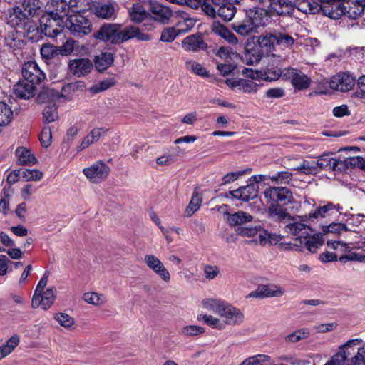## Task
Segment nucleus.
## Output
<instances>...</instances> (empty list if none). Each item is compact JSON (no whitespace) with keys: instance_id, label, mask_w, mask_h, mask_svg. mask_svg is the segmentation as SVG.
<instances>
[{"instance_id":"f257e3e1","label":"nucleus","mask_w":365,"mask_h":365,"mask_svg":"<svg viewBox=\"0 0 365 365\" xmlns=\"http://www.w3.org/2000/svg\"><path fill=\"white\" fill-rule=\"evenodd\" d=\"M361 339L349 340L324 365H365V349Z\"/></svg>"},{"instance_id":"f03ea898","label":"nucleus","mask_w":365,"mask_h":365,"mask_svg":"<svg viewBox=\"0 0 365 365\" xmlns=\"http://www.w3.org/2000/svg\"><path fill=\"white\" fill-rule=\"evenodd\" d=\"M39 22L41 32L49 38L56 37L63 31L65 24L61 17H56L47 12L41 17Z\"/></svg>"},{"instance_id":"7ed1b4c3","label":"nucleus","mask_w":365,"mask_h":365,"mask_svg":"<svg viewBox=\"0 0 365 365\" xmlns=\"http://www.w3.org/2000/svg\"><path fill=\"white\" fill-rule=\"evenodd\" d=\"M65 26L76 37H82L91 31L90 21L81 14H76L68 17L65 22Z\"/></svg>"},{"instance_id":"20e7f679","label":"nucleus","mask_w":365,"mask_h":365,"mask_svg":"<svg viewBox=\"0 0 365 365\" xmlns=\"http://www.w3.org/2000/svg\"><path fill=\"white\" fill-rule=\"evenodd\" d=\"M309 219H310L309 215L297 216L294 219L293 222L285 226V231L289 234L297 236L296 240H299L300 242L305 237L313 233L312 229L306 225Z\"/></svg>"},{"instance_id":"39448f33","label":"nucleus","mask_w":365,"mask_h":365,"mask_svg":"<svg viewBox=\"0 0 365 365\" xmlns=\"http://www.w3.org/2000/svg\"><path fill=\"white\" fill-rule=\"evenodd\" d=\"M109 166L102 160H98L89 167L83 168V173L93 183H100L106 180L110 173Z\"/></svg>"},{"instance_id":"423d86ee","label":"nucleus","mask_w":365,"mask_h":365,"mask_svg":"<svg viewBox=\"0 0 365 365\" xmlns=\"http://www.w3.org/2000/svg\"><path fill=\"white\" fill-rule=\"evenodd\" d=\"M264 195L269 202L279 204L282 202L284 205L291 202L293 198L291 190L284 187H268L264 190Z\"/></svg>"},{"instance_id":"0eeeda50","label":"nucleus","mask_w":365,"mask_h":365,"mask_svg":"<svg viewBox=\"0 0 365 365\" xmlns=\"http://www.w3.org/2000/svg\"><path fill=\"white\" fill-rule=\"evenodd\" d=\"M285 69L282 70L279 68H269L265 71H257L252 68H245L242 70V74L251 79H264L266 81H275L279 77L284 78Z\"/></svg>"},{"instance_id":"6e6552de","label":"nucleus","mask_w":365,"mask_h":365,"mask_svg":"<svg viewBox=\"0 0 365 365\" xmlns=\"http://www.w3.org/2000/svg\"><path fill=\"white\" fill-rule=\"evenodd\" d=\"M120 25L115 24H104L94 34L95 37L104 42L119 44Z\"/></svg>"},{"instance_id":"1a4fd4ad","label":"nucleus","mask_w":365,"mask_h":365,"mask_svg":"<svg viewBox=\"0 0 365 365\" xmlns=\"http://www.w3.org/2000/svg\"><path fill=\"white\" fill-rule=\"evenodd\" d=\"M212 2L217 9L218 16L225 21H230L237 11L235 4H239L240 0H212Z\"/></svg>"},{"instance_id":"9d476101","label":"nucleus","mask_w":365,"mask_h":365,"mask_svg":"<svg viewBox=\"0 0 365 365\" xmlns=\"http://www.w3.org/2000/svg\"><path fill=\"white\" fill-rule=\"evenodd\" d=\"M21 73L24 81L30 82L34 86L41 83L46 78L45 73L35 61L25 63Z\"/></svg>"},{"instance_id":"9b49d317","label":"nucleus","mask_w":365,"mask_h":365,"mask_svg":"<svg viewBox=\"0 0 365 365\" xmlns=\"http://www.w3.org/2000/svg\"><path fill=\"white\" fill-rule=\"evenodd\" d=\"M355 84V78L346 73H339L330 79L329 87L340 92L350 91Z\"/></svg>"},{"instance_id":"f8f14e48","label":"nucleus","mask_w":365,"mask_h":365,"mask_svg":"<svg viewBox=\"0 0 365 365\" xmlns=\"http://www.w3.org/2000/svg\"><path fill=\"white\" fill-rule=\"evenodd\" d=\"M93 64L88 58H75L69 61V72L77 77H82L91 73Z\"/></svg>"},{"instance_id":"ddd939ff","label":"nucleus","mask_w":365,"mask_h":365,"mask_svg":"<svg viewBox=\"0 0 365 365\" xmlns=\"http://www.w3.org/2000/svg\"><path fill=\"white\" fill-rule=\"evenodd\" d=\"M284 78L290 80L292 86L298 90L307 88L310 85V79L305 74L292 68L285 69Z\"/></svg>"},{"instance_id":"4468645a","label":"nucleus","mask_w":365,"mask_h":365,"mask_svg":"<svg viewBox=\"0 0 365 365\" xmlns=\"http://www.w3.org/2000/svg\"><path fill=\"white\" fill-rule=\"evenodd\" d=\"M55 292L56 289L50 287L41 293L34 294L31 301L32 307L37 308L41 306L44 310L48 309L56 299Z\"/></svg>"},{"instance_id":"2eb2a0df","label":"nucleus","mask_w":365,"mask_h":365,"mask_svg":"<svg viewBox=\"0 0 365 365\" xmlns=\"http://www.w3.org/2000/svg\"><path fill=\"white\" fill-rule=\"evenodd\" d=\"M344 0H322V13L332 19L343 16Z\"/></svg>"},{"instance_id":"dca6fc26","label":"nucleus","mask_w":365,"mask_h":365,"mask_svg":"<svg viewBox=\"0 0 365 365\" xmlns=\"http://www.w3.org/2000/svg\"><path fill=\"white\" fill-rule=\"evenodd\" d=\"M284 294V290L275 284L259 285L253 292H250L247 297L266 298V297H279Z\"/></svg>"},{"instance_id":"f3484780","label":"nucleus","mask_w":365,"mask_h":365,"mask_svg":"<svg viewBox=\"0 0 365 365\" xmlns=\"http://www.w3.org/2000/svg\"><path fill=\"white\" fill-rule=\"evenodd\" d=\"M145 262L148 267L158 275L165 282H169L170 274L165 267L163 262L153 255H147L145 256Z\"/></svg>"},{"instance_id":"a211bd4d","label":"nucleus","mask_w":365,"mask_h":365,"mask_svg":"<svg viewBox=\"0 0 365 365\" xmlns=\"http://www.w3.org/2000/svg\"><path fill=\"white\" fill-rule=\"evenodd\" d=\"M269 1L268 12L269 18L272 16H289L293 12V5L291 1L287 0Z\"/></svg>"},{"instance_id":"6ab92c4d","label":"nucleus","mask_w":365,"mask_h":365,"mask_svg":"<svg viewBox=\"0 0 365 365\" xmlns=\"http://www.w3.org/2000/svg\"><path fill=\"white\" fill-rule=\"evenodd\" d=\"M268 12L264 9L254 7L246 11V18L257 29L259 26H264L269 21Z\"/></svg>"},{"instance_id":"aec40b11","label":"nucleus","mask_w":365,"mask_h":365,"mask_svg":"<svg viewBox=\"0 0 365 365\" xmlns=\"http://www.w3.org/2000/svg\"><path fill=\"white\" fill-rule=\"evenodd\" d=\"M119 35V44L134 38L138 41H149L150 39L148 34L142 32L138 27L135 26H128L123 30L120 29Z\"/></svg>"},{"instance_id":"412c9836","label":"nucleus","mask_w":365,"mask_h":365,"mask_svg":"<svg viewBox=\"0 0 365 365\" xmlns=\"http://www.w3.org/2000/svg\"><path fill=\"white\" fill-rule=\"evenodd\" d=\"M220 316L225 319V322L235 325L240 324L244 318L243 314L237 308L225 302Z\"/></svg>"},{"instance_id":"4be33fe9","label":"nucleus","mask_w":365,"mask_h":365,"mask_svg":"<svg viewBox=\"0 0 365 365\" xmlns=\"http://www.w3.org/2000/svg\"><path fill=\"white\" fill-rule=\"evenodd\" d=\"M230 194L235 199L247 202L257 196L258 187L255 184H249L230 191Z\"/></svg>"},{"instance_id":"5701e85b","label":"nucleus","mask_w":365,"mask_h":365,"mask_svg":"<svg viewBox=\"0 0 365 365\" xmlns=\"http://www.w3.org/2000/svg\"><path fill=\"white\" fill-rule=\"evenodd\" d=\"M269 218L276 222H287L292 219L285 205L279 203H272L267 209Z\"/></svg>"},{"instance_id":"b1692460","label":"nucleus","mask_w":365,"mask_h":365,"mask_svg":"<svg viewBox=\"0 0 365 365\" xmlns=\"http://www.w3.org/2000/svg\"><path fill=\"white\" fill-rule=\"evenodd\" d=\"M182 46L186 51L197 52L204 50L207 48V44L204 41L201 35H190L187 36L182 41Z\"/></svg>"},{"instance_id":"393cba45","label":"nucleus","mask_w":365,"mask_h":365,"mask_svg":"<svg viewBox=\"0 0 365 365\" xmlns=\"http://www.w3.org/2000/svg\"><path fill=\"white\" fill-rule=\"evenodd\" d=\"M342 207L339 204L328 202L325 205L320 206L316 209L314 212H310L308 215L309 218H323L340 213Z\"/></svg>"},{"instance_id":"a878e982","label":"nucleus","mask_w":365,"mask_h":365,"mask_svg":"<svg viewBox=\"0 0 365 365\" xmlns=\"http://www.w3.org/2000/svg\"><path fill=\"white\" fill-rule=\"evenodd\" d=\"M14 93L21 99H29L32 98L36 92V87L30 82L24 80L19 81L14 86Z\"/></svg>"},{"instance_id":"bb28decb","label":"nucleus","mask_w":365,"mask_h":365,"mask_svg":"<svg viewBox=\"0 0 365 365\" xmlns=\"http://www.w3.org/2000/svg\"><path fill=\"white\" fill-rule=\"evenodd\" d=\"M46 7L48 10L47 13L61 17V19L67 16L69 11V6L64 0H50L47 2Z\"/></svg>"},{"instance_id":"cd10ccee","label":"nucleus","mask_w":365,"mask_h":365,"mask_svg":"<svg viewBox=\"0 0 365 365\" xmlns=\"http://www.w3.org/2000/svg\"><path fill=\"white\" fill-rule=\"evenodd\" d=\"M105 128H95L92 129L82 140L80 145L77 147L78 152H81L92 144L98 141L101 137L107 132Z\"/></svg>"},{"instance_id":"c85d7f7f","label":"nucleus","mask_w":365,"mask_h":365,"mask_svg":"<svg viewBox=\"0 0 365 365\" xmlns=\"http://www.w3.org/2000/svg\"><path fill=\"white\" fill-rule=\"evenodd\" d=\"M117 5L115 3L106 2L98 4L93 8L95 15L103 19H111L115 17Z\"/></svg>"},{"instance_id":"c756f323","label":"nucleus","mask_w":365,"mask_h":365,"mask_svg":"<svg viewBox=\"0 0 365 365\" xmlns=\"http://www.w3.org/2000/svg\"><path fill=\"white\" fill-rule=\"evenodd\" d=\"M211 31L225 39L230 44L237 45L238 43V39L235 35L230 31L227 26L218 21L213 22L211 26Z\"/></svg>"},{"instance_id":"7c9ffc66","label":"nucleus","mask_w":365,"mask_h":365,"mask_svg":"<svg viewBox=\"0 0 365 365\" xmlns=\"http://www.w3.org/2000/svg\"><path fill=\"white\" fill-rule=\"evenodd\" d=\"M246 53L245 54V60L249 65H255L258 63L265 53L262 51L260 47L256 43H248L245 46Z\"/></svg>"},{"instance_id":"2f4dec72","label":"nucleus","mask_w":365,"mask_h":365,"mask_svg":"<svg viewBox=\"0 0 365 365\" xmlns=\"http://www.w3.org/2000/svg\"><path fill=\"white\" fill-rule=\"evenodd\" d=\"M343 11V16L351 20L358 19L364 14L363 8L358 1H349L344 0Z\"/></svg>"},{"instance_id":"473e14b6","label":"nucleus","mask_w":365,"mask_h":365,"mask_svg":"<svg viewBox=\"0 0 365 365\" xmlns=\"http://www.w3.org/2000/svg\"><path fill=\"white\" fill-rule=\"evenodd\" d=\"M29 21L30 19L19 6L13 8L12 11L9 12L7 17L8 24H10L12 27L17 26L20 29H22Z\"/></svg>"},{"instance_id":"72a5a7b5","label":"nucleus","mask_w":365,"mask_h":365,"mask_svg":"<svg viewBox=\"0 0 365 365\" xmlns=\"http://www.w3.org/2000/svg\"><path fill=\"white\" fill-rule=\"evenodd\" d=\"M19 6L30 20H35L41 11L40 0H24Z\"/></svg>"},{"instance_id":"f704fd0d","label":"nucleus","mask_w":365,"mask_h":365,"mask_svg":"<svg viewBox=\"0 0 365 365\" xmlns=\"http://www.w3.org/2000/svg\"><path fill=\"white\" fill-rule=\"evenodd\" d=\"M150 11L153 19L163 24L168 23L173 14L170 9L158 3L151 4Z\"/></svg>"},{"instance_id":"c9c22d12","label":"nucleus","mask_w":365,"mask_h":365,"mask_svg":"<svg viewBox=\"0 0 365 365\" xmlns=\"http://www.w3.org/2000/svg\"><path fill=\"white\" fill-rule=\"evenodd\" d=\"M317 169L332 170L334 171H343V168H339V160L331 157L329 154L320 155L315 161Z\"/></svg>"},{"instance_id":"e433bc0d","label":"nucleus","mask_w":365,"mask_h":365,"mask_svg":"<svg viewBox=\"0 0 365 365\" xmlns=\"http://www.w3.org/2000/svg\"><path fill=\"white\" fill-rule=\"evenodd\" d=\"M274 35L276 44L284 48L292 50L294 46L299 43V36L296 34L291 35L286 32H277Z\"/></svg>"},{"instance_id":"4c0bfd02","label":"nucleus","mask_w":365,"mask_h":365,"mask_svg":"<svg viewBox=\"0 0 365 365\" xmlns=\"http://www.w3.org/2000/svg\"><path fill=\"white\" fill-rule=\"evenodd\" d=\"M24 36L30 41L37 42L42 38L41 27L36 20H30L23 28Z\"/></svg>"},{"instance_id":"58836bf2","label":"nucleus","mask_w":365,"mask_h":365,"mask_svg":"<svg viewBox=\"0 0 365 365\" xmlns=\"http://www.w3.org/2000/svg\"><path fill=\"white\" fill-rule=\"evenodd\" d=\"M324 240L322 233L311 234L305 237L301 242L300 245H304L306 248L312 253H314L322 246Z\"/></svg>"},{"instance_id":"ea45409f","label":"nucleus","mask_w":365,"mask_h":365,"mask_svg":"<svg viewBox=\"0 0 365 365\" xmlns=\"http://www.w3.org/2000/svg\"><path fill=\"white\" fill-rule=\"evenodd\" d=\"M257 44L258 45V47L262 48V51L265 53V55H267L274 48V44H276L275 35L272 34L261 35L258 36Z\"/></svg>"},{"instance_id":"a19ab883","label":"nucleus","mask_w":365,"mask_h":365,"mask_svg":"<svg viewBox=\"0 0 365 365\" xmlns=\"http://www.w3.org/2000/svg\"><path fill=\"white\" fill-rule=\"evenodd\" d=\"M114 61V56L110 52H103L95 57L96 68L98 71H103L109 68Z\"/></svg>"},{"instance_id":"79ce46f5","label":"nucleus","mask_w":365,"mask_h":365,"mask_svg":"<svg viewBox=\"0 0 365 365\" xmlns=\"http://www.w3.org/2000/svg\"><path fill=\"white\" fill-rule=\"evenodd\" d=\"M16 154L18 156V162L21 165L31 166L37 163V159L30 150L18 148Z\"/></svg>"},{"instance_id":"37998d69","label":"nucleus","mask_w":365,"mask_h":365,"mask_svg":"<svg viewBox=\"0 0 365 365\" xmlns=\"http://www.w3.org/2000/svg\"><path fill=\"white\" fill-rule=\"evenodd\" d=\"M232 29L240 36H246L257 31V29L245 18L242 21L232 24Z\"/></svg>"},{"instance_id":"c03bdc74","label":"nucleus","mask_w":365,"mask_h":365,"mask_svg":"<svg viewBox=\"0 0 365 365\" xmlns=\"http://www.w3.org/2000/svg\"><path fill=\"white\" fill-rule=\"evenodd\" d=\"M129 16L133 22L140 23L148 19L149 14L141 4H133L129 11Z\"/></svg>"},{"instance_id":"a18cd8bd","label":"nucleus","mask_w":365,"mask_h":365,"mask_svg":"<svg viewBox=\"0 0 365 365\" xmlns=\"http://www.w3.org/2000/svg\"><path fill=\"white\" fill-rule=\"evenodd\" d=\"M20 338L17 334L13 335L4 344L0 345V360L9 355L19 345Z\"/></svg>"},{"instance_id":"49530a36","label":"nucleus","mask_w":365,"mask_h":365,"mask_svg":"<svg viewBox=\"0 0 365 365\" xmlns=\"http://www.w3.org/2000/svg\"><path fill=\"white\" fill-rule=\"evenodd\" d=\"M232 88H237L245 93L256 92L257 84L249 79L240 78L230 83Z\"/></svg>"},{"instance_id":"de8ad7c7","label":"nucleus","mask_w":365,"mask_h":365,"mask_svg":"<svg viewBox=\"0 0 365 365\" xmlns=\"http://www.w3.org/2000/svg\"><path fill=\"white\" fill-rule=\"evenodd\" d=\"M253 217L243 211H239L234 214H228L227 222L231 226L242 225L246 222H251Z\"/></svg>"},{"instance_id":"09e8293b","label":"nucleus","mask_w":365,"mask_h":365,"mask_svg":"<svg viewBox=\"0 0 365 365\" xmlns=\"http://www.w3.org/2000/svg\"><path fill=\"white\" fill-rule=\"evenodd\" d=\"M13 111L10 106L0 101V126L8 125L13 119Z\"/></svg>"},{"instance_id":"8fccbe9b","label":"nucleus","mask_w":365,"mask_h":365,"mask_svg":"<svg viewBox=\"0 0 365 365\" xmlns=\"http://www.w3.org/2000/svg\"><path fill=\"white\" fill-rule=\"evenodd\" d=\"M19 174H21V179L24 181H38L43 178V173L36 169H26L20 168L18 169Z\"/></svg>"},{"instance_id":"3c124183","label":"nucleus","mask_w":365,"mask_h":365,"mask_svg":"<svg viewBox=\"0 0 365 365\" xmlns=\"http://www.w3.org/2000/svg\"><path fill=\"white\" fill-rule=\"evenodd\" d=\"M83 300L88 304L99 306L107 302L106 297L97 292H87L83 294Z\"/></svg>"},{"instance_id":"603ef678","label":"nucleus","mask_w":365,"mask_h":365,"mask_svg":"<svg viewBox=\"0 0 365 365\" xmlns=\"http://www.w3.org/2000/svg\"><path fill=\"white\" fill-rule=\"evenodd\" d=\"M203 307L220 315L225 302L214 299H206L202 302Z\"/></svg>"},{"instance_id":"864d4df0","label":"nucleus","mask_w":365,"mask_h":365,"mask_svg":"<svg viewBox=\"0 0 365 365\" xmlns=\"http://www.w3.org/2000/svg\"><path fill=\"white\" fill-rule=\"evenodd\" d=\"M58 98V92L51 88H43L38 95L39 103L52 102Z\"/></svg>"},{"instance_id":"5fc2aeb1","label":"nucleus","mask_w":365,"mask_h":365,"mask_svg":"<svg viewBox=\"0 0 365 365\" xmlns=\"http://www.w3.org/2000/svg\"><path fill=\"white\" fill-rule=\"evenodd\" d=\"M115 84V81L113 78H107V79L103 80V81L98 82V83L92 86L89 88V91L92 93L96 94V93L106 91L107 89L110 88Z\"/></svg>"},{"instance_id":"6e6d98bb","label":"nucleus","mask_w":365,"mask_h":365,"mask_svg":"<svg viewBox=\"0 0 365 365\" xmlns=\"http://www.w3.org/2000/svg\"><path fill=\"white\" fill-rule=\"evenodd\" d=\"M195 24V21L193 19L186 16L184 17L182 20L178 21L174 27L180 35L190 31L194 27Z\"/></svg>"},{"instance_id":"4d7b16f0","label":"nucleus","mask_w":365,"mask_h":365,"mask_svg":"<svg viewBox=\"0 0 365 365\" xmlns=\"http://www.w3.org/2000/svg\"><path fill=\"white\" fill-rule=\"evenodd\" d=\"M362 157L361 156H354L346 158L343 160H339V168H343V171L348 168H359L361 169Z\"/></svg>"},{"instance_id":"13d9d810","label":"nucleus","mask_w":365,"mask_h":365,"mask_svg":"<svg viewBox=\"0 0 365 365\" xmlns=\"http://www.w3.org/2000/svg\"><path fill=\"white\" fill-rule=\"evenodd\" d=\"M43 118L44 123H51L56 120L58 118L57 108L54 104L48 105L43 111Z\"/></svg>"},{"instance_id":"bf43d9fd","label":"nucleus","mask_w":365,"mask_h":365,"mask_svg":"<svg viewBox=\"0 0 365 365\" xmlns=\"http://www.w3.org/2000/svg\"><path fill=\"white\" fill-rule=\"evenodd\" d=\"M205 331V329L200 326L187 325L181 329L180 333L185 336L191 337L198 336L204 333Z\"/></svg>"},{"instance_id":"052dcab7","label":"nucleus","mask_w":365,"mask_h":365,"mask_svg":"<svg viewBox=\"0 0 365 365\" xmlns=\"http://www.w3.org/2000/svg\"><path fill=\"white\" fill-rule=\"evenodd\" d=\"M269 179L272 182L277 183L286 184L289 183L292 179V173L289 171H280L277 173L269 175Z\"/></svg>"},{"instance_id":"680f3d73","label":"nucleus","mask_w":365,"mask_h":365,"mask_svg":"<svg viewBox=\"0 0 365 365\" xmlns=\"http://www.w3.org/2000/svg\"><path fill=\"white\" fill-rule=\"evenodd\" d=\"M185 68L187 70L191 71L192 73L198 76L204 77L208 76V73L206 69L200 63L195 61H186Z\"/></svg>"},{"instance_id":"e2e57ef3","label":"nucleus","mask_w":365,"mask_h":365,"mask_svg":"<svg viewBox=\"0 0 365 365\" xmlns=\"http://www.w3.org/2000/svg\"><path fill=\"white\" fill-rule=\"evenodd\" d=\"M202 198L197 192H194L192 196V199L185 210L186 215L191 216L195 211H197L201 204Z\"/></svg>"},{"instance_id":"0e129e2a","label":"nucleus","mask_w":365,"mask_h":365,"mask_svg":"<svg viewBox=\"0 0 365 365\" xmlns=\"http://www.w3.org/2000/svg\"><path fill=\"white\" fill-rule=\"evenodd\" d=\"M309 331L307 329H298L286 336L285 340L288 342L296 343L302 339L308 338Z\"/></svg>"},{"instance_id":"69168bd1","label":"nucleus","mask_w":365,"mask_h":365,"mask_svg":"<svg viewBox=\"0 0 365 365\" xmlns=\"http://www.w3.org/2000/svg\"><path fill=\"white\" fill-rule=\"evenodd\" d=\"M322 232L324 234L327 233H334V234H341L342 232L347 231L348 229L346 225L343 223H334L332 222L329 225L322 226Z\"/></svg>"},{"instance_id":"338daca9","label":"nucleus","mask_w":365,"mask_h":365,"mask_svg":"<svg viewBox=\"0 0 365 365\" xmlns=\"http://www.w3.org/2000/svg\"><path fill=\"white\" fill-rule=\"evenodd\" d=\"M6 44L9 46L13 51H16L23 48L25 43L23 40L20 39L17 35L12 34L5 38Z\"/></svg>"},{"instance_id":"774afa93","label":"nucleus","mask_w":365,"mask_h":365,"mask_svg":"<svg viewBox=\"0 0 365 365\" xmlns=\"http://www.w3.org/2000/svg\"><path fill=\"white\" fill-rule=\"evenodd\" d=\"M269 359L270 357L267 355L258 354L247 359L241 365H267L265 363Z\"/></svg>"}]
</instances>
